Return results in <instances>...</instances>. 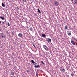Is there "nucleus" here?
<instances>
[{"instance_id": "c9c22d12", "label": "nucleus", "mask_w": 77, "mask_h": 77, "mask_svg": "<svg viewBox=\"0 0 77 77\" xmlns=\"http://www.w3.org/2000/svg\"><path fill=\"white\" fill-rule=\"evenodd\" d=\"M45 48H46V47L45 46Z\"/></svg>"}, {"instance_id": "7ed1b4c3", "label": "nucleus", "mask_w": 77, "mask_h": 77, "mask_svg": "<svg viewBox=\"0 0 77 77\" xmlns=\"http://www.w3.org/2000/svg\"><path fill=\"white\" fill-rule=\"evenodd\" d=\"M60 69L61 71H62V72H65V70L63 69L62 67H60Z\"/></svg>"}, {"instance_id": "72a5a7b5", "label": "nucleus", "mask_w": 77, "mask_h": 77, "mask_svg": "<svg viewBox=\"0 0 77 77\" xmlns=\"http://www.w3.org/2000/svg\"><path fill=\"white\" fill-rule=\"evenodd\" d=\"M41 71L42 72H43V71H42V70H41Z\"/></svg>"}, {"instance_id": "f257e3e1", "label": "nucleus", "mask_w": 77, "mask_h": 77, "mask_svg": "<svg viewBox=\"0 0 77 77\" xmlns=\"http://www.w3.org/2000/svg\"><path fill=\"white\" fill-rule=\"evenodd\" d=\"M46 41L48 42L51 43V40L50 38H47Z\"/></svg>"}, {"instance_id": "0eeeda50", "label": "nucleus", "mask_w": 77, "mask_h": 77, "mask_svg": "<svg viewBox=\"0 0 77 77\" xmlns=\"http://www.w3.org/2000/svg\"><path fill=\"white\" fill-rule=\"evenodd\" d=\"M71 42L72 44H73V45H75V42H74L73 41H72Z\"/></svg>"}, {"instance_id": "bb28decb", "label": "nucleus", "mask_w": 77, "mask_h": 77, "mask_svg": "<svg viewBox=\"0 0 77 77\" xmlns=\"http://www.w3.org/2000/svg\"><path fill=\"white\" fill-rule=\"evenodd\" d=\"M33 46H34V47H35V48H36V46H35V45L34 44H33Z\"/></svg>"}, {"instance_id": "a211bd4d", "label": "nucleus", "mask_w": 77, "mask_h": 77, "mask_svg": "<svg viewBox=\"0 0 77 77\" xmlns=\"http://www.w3.org/2000/svg\"><path fill=\"white\" fill-rule=\"evenodd\" d=\"M38 12H39V13H41V11H40V10H39V8H38Z\"/></svg>"}, {"instance_id": "7c9ffc66", "label": "nucleus", "mask_w": 77, "mask_h": 77, "mask_svg": "<svg viewBox=\"0 0 77 77\" xmlns=\"http://www.w3.org/2000/svg\"><path fill=\"white\" fill-rule=\"evenodd\" d=\"M74 39H75V41H77V39H76V38H74Z\"/></svg>"}, {"instance_id": "dca6fc26", "label": "nucleus", "mask_w": 77, "mask_h": 77, "mask_svg": "<svg viewBox=\"0 0 77 77\" xmlns=\"http://www.w3.org/2000/svg\"><path fill=\"white\" fill-rule=\"evenodd\" d=\"M64 29H65L66 30V29H68V27L66 26H65Z\"/></svg>"}, {"instance_id": "1a4fd4ad", "label": "nucleus", "mask_w": 77, "mask_h": 77, "mask_svg": "<svg viewBox=\"0 0 77 77\" xmlns=\"http://www.w3.org/2000/svg\"><path fill=\"white\" fill-rule=\"evenodd\" d=\"M74 3L75 5H77V0H75L74 1Z\"/></svg>"}, {"instance_id": "f704fd0d", "label": "nucleus", "mask_w": 77, "mask_h": 77, "mask_svg": "<svg viewBox=\"0 0 77 77\" xmlns=\"http://www.w3.org/2000/svg\"><path fill=\"white\" fill-rule=\"evenodd\" d=\"M1 23V21H0V24Z\"/></svg>"}, {"instance_id": "4be33fe9", "label": "nucleus", "mask_w": 77, "mask_h": 77, "mask_svg": "<svg viewBox=\"0 0 77 77\" xmlns=\"http://www.w3.org/2000/svg\"><path fill=\"white\" fill-rule=\"evenodd\" d=\"M26 71H27V73H28L29 72H30V70H26Z\"/></svg>"}, {"instance_id": "f3484780", "label": "nucleus", "mask_w": 77, "mask_h": 77, "mask_svg": "<svg viewBox=\"0 0 77 77\" xmlns=\"http://www.w3.org/2000/svg\"><path fill=\"white\" fill-rule=\"evenodd\" d=\"M2 6L3 7H5V5H4V4L3 3H2Z\"/></svg>"}, {"instance_id": "412c9836", "label": "nucleus", "mask_w": 77, "mask_h": 77, "mask_svg": "<svg viewBox=\"0 0 77 77\" xmlns=\"http://www.w3.org/2000/svg\"><path fill=\"white\" fill-rule=\"evenodd\" d=\"M2 22V24H5V22L3 21H1Z\"/></svg>"}, {"instance_id": "a878e982", "label": "nucleus", "mask_w": 77, "mask_h": 77, "mask_svg": "<svg viewBox=\"0 0 77 77\" xmlns=\"http://www.w3.org/2000/svg\"><path fill=\"white\" fill-rule=\"evenodd\" d=\"M12 34H13V35H14V34H15V32L13 31L12 32Z\"/></svg>"}, {"instance_id": "c85d7f7f", "label": "nucleus", "mask_w": 77, "mask_h": 77, "mask_svg": "<svg viewBox=\"0 0 77 77\" xmlns=\"http://www.w3.org/2000/svg\"><path fill=\"white\" fill-rule=\"evenodd\" d=\"M16 8H17V10H19V8H18V7H17Z\"/></svg>"}, {"instance_id": "6e6552de", "label": "nucleus", "mask_w": 77, "mask_h": 77, "mask_svg": "<svg viewBox=\"0 0 77 77\" xmlns=\"http://www.w3.org/2000/svg\"><path fill=\"white\" fill-rule=\"evenodd\" d=\"M29 30H30V31H31V32L33 31V28L32 27H30L29 28Z\"/></svg>"}, {"instance_id": "6ab92c4d", "label": "nucleus", "mask_w": 77, "mask_h": 77, "mask_svg": "<svg viewBox=\"0 0 77 77\" xmlns=\"http://www.w3.org/2000/svg\"><path fill=\"white\" fill-rule=\"evenodd\" d=\"M7 25L8 26H10V24H9V22H7Z\"/></svg>"}, {"instance_id": "9b49d317", "label": "nucleus", "mask_w": 77, "mask_h": 77, "mask_svg": "<svg viewBox=\"0 0 77 77\" xmlns=\"http://www.w3.org/2000/svg\"><path fill=\"white\" fill-rule=\"evenodd\" d=\"M35 68H39L40 67V66H39V65H38L37 66L35 65Z\"/></svg>"}, {"instance_id": "423d86ee", "label": "nucleus", "mask_w": 77, "mask_h": 77, "mask_svg": "<svg viewBox=\"0 0 77 77\" xmlns=\"http://www.w3.org/2000/svg\"><path fill=\"white\" fill-rule=\"evenodd\" d=\"M40 41H43V42H44L45 41V39L43 38H42L41 39H39Z\"/></svg>"}, {"instance_id": "cd10ccee", "label": "nucleus", "mask_w": 77, "mask_h": 77, "mask_svg": "<svg viewBox=\"0 0 77 77\" xmlns=\"http://www.w3.org/2000/svg\"><path fill=\"white\" fill-rule=\"evenodd\" d=\"M34 65H37V63L35 62V63H34Z\"/></svg>"}, {"instance_id": "e433bc0d", "label": "nucleus", "mask_w": 77, "mask_h": 77, "mask_svg": "<svg viewBox=\"0 0 77 77\" xmlns=\"http://www.w3.org/2000/svg\"><path fill=\"white\" fill-rule=\"evenodd\" d=\"M0 31H1V30L0 29Z\"/></svg>"}, {"instance_id": "20e7f679", "label": "nucleus", "mask_w": 77, "mask_h": 77, "mask_svg": "<svg viewBox=\"0 0 77 77\" xmlns=\"http://www.w3.org/2000/svg\"><path fill=\"white\" fill-rule=\"evenodd\" d=\"M18 36L19 37H22L23 36V34L21 33H19L18 34Z\"/></svg>"}, {"instance_id": "b1692460", "label": "nucleus", "mask_w": 77, "mask_h": 77, "mask_svg": "<svg viewBox=\"0 0 77 77\" xmlns=\"http://www.w3.org/2000/svg\"><path fill=\"white\" fill-rule=\"evenodd\" d=\"M45 47H47L46 45H44L43 46V48H45Z\"/></svg>"}, {"instance_id": "f03ea898", "label": "nucleus", "mask_w": 77, "mask_h": 77, "mask_svg": "<svg viewBox=\"0 0 77 77\" xmlns=\"http://www.w3.org/2000/svg\"><path fill=\"white\" fill-rule=\"evenodd\" d=\"M54 3L55 5H56V6H59V3H58V2H57V1L55 2Z\"/></svg>"}, {"instance_id": "2f4dec72", "label": "nucleus", "mask_w": 77, "mask_h": 77, "mask_svg": "<svg viewBox=\"0 0 77 77\" xmlns=\"http://www.w3.org/2000/svg\"><path fill=\"white\" fill-rule=\"evenodd\" d=\"M23 1V2H26V0H22Z\"/></svg>"}, {"instance_id": "39448f33", "label": "nucleus", "mask_w": 77, "mask_h": 77, "mask_svg": "<svg viewBox=\"0 0 77 77\" xmlns=\"http://www.w3.org/2000/svg\"><path fill=\"white\" fill-rule=\"evenodd\" d=\"M67 34L68 36H71V32H70L69 31H67Z\"/></svg>"}, {"instance_id": "393cba45", "label": "nucleus", "mask_w": 77, "mask_h": 77, "mask_svg": "<svg viewBox=\"0 0 77 77\" xmlns=\"http://www.w3.org/2000/svg\"><path fill=\"white\" fill-rule=\"evenodd\" d=\"M39 74L38 73H36V76L37 77H38Z\"/></svg>"}, {"instance_id": "9d476101", "label": "nucleus", "mask_w": 77, "mask_h": 77, "mask_svg": "<svg viewBox=\"0 0 77 77\" xmlns=\"http://www.w3.org/2000/svg\"><path fill=\"white\" fill-rule=\"evenodd\" d=\"M42 36L43 37H46V35H45V34H42Z\"/></svg>"}, {"instance_id": "5701e85b", "label": "nucleus", "mask_w": 77, "mask_h": 77, "mask_svg": "<svg viewBox=\"0 0 77 77\" xmlns=\"http://www.w3.org/2000/svg\"><path fill=\"white\" fill-rule=\"evenodd\" d=\"M41 62L42 63L43 65H45V64H44V63L43 61H41Z\"/></svg>"}, {"instance_id": "4468645a", "label": "nucleus", "mask_w": 77, "mask_h": 77, "mask_svg": "<svg viewBox=\"0 0 77 77\" xmlns=\"http://www.w3.org/2000/svg\"><path fill=\"white\" fill-rule=\"evenodd\" d=\"M3 35H4L3 33H1V37H2V38H3V37H4Z\"/></svg>"}, {"instance_id": "2eb2a0df", "label": "nucleus", "mask_w": 77, "mask_h": 77, "mask_svg": "<svg viewBox=\"0 0 77 77\" xmlns=\"http://www.w3.org/2000/svg\"><path fill=\"white\" fill-rule=\"evenodd\" d=\"M31 62H32V63H33V64H34V63H35V62H34V61H33V60H32Z\"/></svg>"}, {"instance_id": "ddd939ff", "label": "nucleus", "mask_w": 77, "mask_h": 77, "mask_svg": "<svg viewBox=\"0 0 77 77\" xmlns=\"http://www.w3.org/2000/svg\"><path fill=\"white\" fill-rule=\"evenodd\" d=\"M0 18L1 19V20H5V18L1 16L0 17Z\"/></svg>"}, {"instance_id": "aec40b11", "label": "nucleus", "mask_w": 77, "mask_h": 77, "mask_svg": "<svg viewBox=\"0 0 77 77\" xmlns=\"http://www.w3.org/2000/svg\"><path fill=\"white\" fill-rule=\"evenodd\" d=\"M11 75H14V73L13 72H11Z\"/></svg>"}, {"instance_id": "c756f323", "label": "nucleus", "mask_w": 77, "mask_h": 77, "mask_svg": "<svg viewBox=\"0 0 77 77\" xmlns=\"http://www.w3.org/2000/svg\"><path fill=\"white\" fill-rule=\"evenodd\" d=\"M70 1H71V2H72V3H73V1H74V0H70Z\"/></svg>"}, {"instance_id": "473e14b6", "label": "nucleus", "mask_w": 77, "mask_h": 77, "mask_svg": "<svg viewBox=\"0 0 77 77\" xmlns=\"http://www.w3.org/2000/svg\"><path fill=\"white\" fill-rule=\"evenodd\" d=\"M73 75L72 74H71V76H73Z\"/></svg>"}, {"instance_id": "f8f14e48", "label": "nucleus", "mask_w": 77, "mask_h": 77, "mask_svg": "<svg viewBox=\"0 0 77 77\" xmlns=\"http://www.w3.org/2000/svg\"><path fill=\"white\" fill-rule=\"evenodd\" d=\"M43 48L45 50L47 51L48 50V48H47V47H46V48Z\"/></svg>"}]
</instances>
